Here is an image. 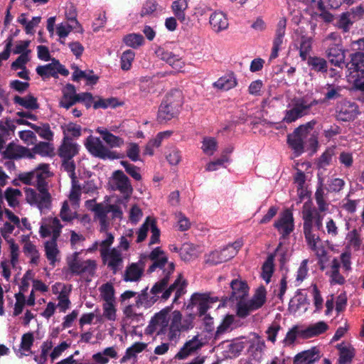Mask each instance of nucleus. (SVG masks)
<instances>
[{"label":"nucleus","mask_w":364,"mask_h":364,"mask_svg":"<svg viewBox=\"0 0 364 364\" xmlns=\"http://www.w3.org/2000/svg\"><path fill=\"white\" fill-rule=\"evenodd\" d=\"M183 104V98L182 92L176 89L171 90L166 94L159 105L157 121L163 124L177 117Z\"/></svg>","instance_id":"1"},{"label":"nucleus","mask_w":364,"mask_h":364,"mask_svg":"<svg viewBox=\"0 0 364 364\" xmlns=\"http://www.w3.org/2000/svg\"><path fill=\"white\" fill-rule=\"evenodd\" d=\"M350 60L346 67L353 79L354 87L364 92V53L357 51L350 55Z\"/></svg>","instance_id":"2"},{"label":"nucleus","mask_w":364,"mask_h":364,"mask_svg":"<svg viewBox=\"0 0 364 364\" xmlns=\"http://www.w3.org/2000/svg\"><path fill=\"white\" fill-rule=\"evenodd\" d=\"M85 146L87 151L95 157L101 159H117L123 158V155L110 151L100 141V138L90 135L86 139Z\"/></svg>","instance_id":"3"},{"label":"nucleus","mask_w":364,"mask_h":364,"mask_svg":"<svg viewBox=\"0 0 364 364\" xmlns=\"http://www.w3.org/2000/svg\"><path fill=\"white\" fill-rule=\"evenodd\" d=\"M316 212H318L316 209H311L310 208H306V206L304 205V210L302 211L304 235L308 245L313 251L317 250L316 244L320 241L319 236L314 233L313 229V223Z\"/></svg>","instance_id":"4"},{"label":"nucleus","mask_w":364,"mask_h":364,"mask_svg":"<svg viewBox=\"0 0 364 364\" xmlns=\"http://www.w3.org/2000/svg\"><path fill=\"white\" fill-rule=\"evenodd\" d=\"M79 252L73 253V259L68 261L69 270L73 274L80 275L87 273L93 275L96 269V262L92 259L80 261L78 259Z\"/></svg>","instance_id":"5"},{"label":"nucleus","mask_w":364,"mask_h":364,"mask_svg":"<svg viewBox=\"0 0 364 364\" xmlns=\"http://www.w3.org/2000/svg\"><path fill=\"white\" fill-rule=\"evenodd\" d=\"M336 119L341 122L353 121L359 114V108L356 103L341 100L336 107Z\"/></svg>","instance_id":"6"},{"label":"nucleus","mask_w":364,"mask_h":364,"mask_svg":"<svg viewBox=\"0 0 364 364\" xmlns=\"http://www.w3.org/2000/svg\"><path fill=\"white\" fill-rule=\"evenodd\" d=\"M274 227L282 234L283 238L289 236L294 230L292 211L287 208L282 212L278 219L274 221Z\"/></svg>","instance_id":"7"},{"label":"nucleus","mask_w":364,"mask_h":364,"mask_svg":"<svg viewBox=\"0 0 364 364\" xmlns=\"http://www.w3.org/2000/svg\"><path fill=\"white\" fill-rule=\"evenodd\" d=\"M26 200L30 205H36L40 210L48 209L51 206V196L49 192L37 193L31 188L25 190Z\"/></svg>","instance_id":"8"},{"label":"nucleus","mask_w":364,"mask_h":364,"mask_svg":"<svg viewBox=\"0 0 364 364\" xmlns=\"http://www.w3.org/2000/svg\"><path fill=\"white\" fill-rule=\"evenodd\" d=\"M187 282L183 279V275L180 274L173 284L167 286L165 291L160 296L161 300L166 301L169 299L171 294L175 291L173 302H176L182 295L186 293Z\"/></svg>","instance_id":"9"},{"label":"nucleus","mask_w":364,"mask_h":364,"mask_svg":"<svg viewBox=\"0 0 364 364\" xmlns=\"http://www.w3.org/2000/svg\"><path fill=\"white\" fill-rule=\"evenodd\" d=\"M63 139L58 148V154L61 159H73L79 152V145L63 132Z\"/></svg>","instance_id":"10"},{"label":"nucleus","mask_w":364,"mask_h":364,"mask_svg":"<svg viewBox=\"0 0 364 364\" xmlns=\"http://www.w3.org/2000/svg\"><path fill=\"white\" fill-rule=\"evenodd\" d=\"M112 178L116 189L123 194L125 199H128L133 193V188L128 176L122 171L117 170L113 172Z\"/></svg>","instance_id":"11"},{"label":"nucleus","mask_w":364,"mask_h":364,"mask_svg":"<svg viewBox=\"0 0 364 364\" xmlns=\"http://www.w3.org/2000/svg\"><path fill=\"white\" fill-rule=\"evenodd\" d=\"M217 301L210 297L208 294L194 293L190 299L188 308L190 306H197L200 316L205 315L207 311L210 308V304Z\"/></svg>","instance_id":"12"},{"label":"nucleus","mask_w":364,"mask_h":364,"mask_svg":"<svg viewBox=\"0 0 364 364\" xmlns=\"http://www.w3.org/2000/svg\"><path fill=\"white\" fill-rule=\"evenodd\" d=\"M175 270V264L171 262L168 267L163 271V277L158 282H156L150 290L151 294L154 296H160L166 289L168 282L170 280L171 275Z\"/></svg>","instance_id":"13"},{"label":"nucleus","mask_w":364,"mask_h":364,"mask_svg":"<svg viewBox=\"0 0 364 364\" xmlns=\"http://www.w3.org/2000/svg\"><path fill=\"white\" fill-rule=\"evenodd\" d=\"M148 257L153 262L147 270L148 273H152L157 268L163 269L164 270L166 268L165 265L167 264L168 266L170 263L168 262V257L160 247H155L150 252Z\"/></svg>","instance_id":"14"},{"label":"nucleus","mask_w":364,"mask_h":364,"mask_svg":"<svg viewBox=\"0 0 364 364\" xmlns=\"http://www.w3.org/2000/svg\"><path fill=\"white\" fill-rule=\"evenodd\" d=\"M321 357L319 349L314 346L297 353L294 358L293 364H314Z\"/></svg>","instance_id":"15"},{"label":"nucleus","mask_w":364,"mask_h":364,"mask_svg":"<svg viewBox=\"0 0 364 364\" xmlns=\"http://www.w3.org/2000/svg\"><path fill=\"white\" fill-rule=\"evenodd\" d=\"M101 255L104 261L108 259V267L110 268L113 274H116L119 270V266H121L123 262L121 252L115 248L111 250L102 249Z\"/></svg>","instance_id":"16"},{"label":"nucleus","mask_w":364,"mask_h":364,"mask_svg":"<svg viewBox=\"0 0 364 364\" xmlns=\"http://www.w3.org/2000/svg\"><path fill=\"white\" fill-rule=\"evenodd\" d=\"M144 262L140 259L138 262H133L126 267L123 275L125 282H138L143 276Z\"/></svg>","instance_id":"17"},{"label":"nucleus","mask_w":364,"mask_h":364,"mask_svg":"<svg viewBox=\"0 0 364 364\" xmlns=\"http://www.w3.org/2000/svg\"><path fill=\"white\" fill-rule=\"evenodd\" d=\"M304 107H304L302 102H301L299 98L294 99L293 101V107L291 109L286 110L283 122L289 124L308 114Z\"/></svg>","instance_id":"18"},{"label":"nucleus","mask_w":364,"mask_h":364,"mask_svg":"<svg viewBox=\"0 0 364 364\" xmlns=\"http://www.w3.org/2000/svg\"><path fill=\"white\" fill-rule=\"evenodd\" d=\"M203 346V343L198 339V336H195L192 339L186 341L180 350L177 353L175 358L182 360L196 353Z\"/></svg>","instance_id":"19"},{"label":"nucleus","mask_w":364,"mask_h":364,"mask_svg":"<svg viewBox=\"0 0 364 364\" xmlns=\"http://www.w3.org/2000/svg\"><path fill=\"white\" fill-rule=\"evenodd\" d=\"M301 127H297L293 133L287 136V143L297 156L304 152V139L306 137V135L301 133Z\"/></svg>","instance_id":"20"},{"label":"nucleus","mask_w":364,"mask_h":364,"mask_svg":"<svg viewBox=\"0 0 364 364\" xmlns=\"http://www.w3.org/2000/svg\"><path fill=\"white\" fill-rule=\"evenodd\" d=\"M230 287L232 293L229 300L232 302L244 300L248 294V286L244 281L233 279L230 283Z\"/></svg>","instance_id":"21"},{"label":"nucleus","mask_w":364,"mask_h":364,"mask_svg":"<svg viewBox=\"0 0 364 364\" xmlns=\"http://www.w3.org/2000/svg\"><path fill=\"white\" fill-rule=\"evenodd\" d=\"M327 56L330 62L335 66L341 67L344 64L345 53L342 46L338 43H331L326 50Z\"/></svg>","instance_id":"22"},{"label":"nucleus","mask_w":364,"mask_h":364,"mask_svg":"<svg viewBox=\"0 0 364 364\" xmlns=\"http://www.w3.org/2000/svg\"><path fill=\"white\" fill-rule=\"evenodd\" d=\"M209 23L212 29L216 33L226 30L229 26L228 19L222 11L213 13L210 16Z\"/></svg>","instance_id":"23"},{"label":"nucleus","mask_w":364,"mask_h":364,"mask_svg":"<svg viewBox=\"0 0 364 364\" xmlns=\"http://www.w3.org/2000/svg\"><path fill=\"white\" fill-rule=\"evenodd\" d=\"M168 309H164L152 317L148 328H150L151 332L155 331L156 326H159L163 331L168 326Z\"/></svg>","instance_id":"24"},{"label":"nucleus","mask_w":364,"mask_h":364,"mask_svg":"<svg viewBox=\"0 0 364 364\" xmlns=\"http://www.w3.org/2000/svg\"><path fill=\"white\" fill-rule=\"evenodd\" d=\"M328 329V326L324 321H318L314 324L309 326L305 329L302 330L301 334L303 339H307L318 336L325 333Z\"/></svg>","instance_id":"25"},{"label":"nucleus","mask_w":364,"mask_h":364,"mask_svg":"<svg viewBox=\"0 0 364 364\" xmlns=\"http://www.w3.org/2000/svg\"><path fill=\"white\" fill-rule=\"evenodd\" d=\"M309 304L306 295H304L300 289H298L296 292V295L294 298L291 299L289 303L288 309L290 313L295 314L301 308L304 309V311L307 310L306 305Z\"/></svg>","instance_id":"26"},{"label":"nucleus","mask_w":364,"mask_h":364,"mask_svg":"<svg viewBox=\"0 0 364 364\" xmlns=\"http://www.w3.org/2000/svg\"><path fill=\"white\" fill-rule=\"evenodd\" d=\"M306 60L311 71L323 74L327 73L328 63L323 58L309 55Z\"/></svg>","instance_id":"27"},{"label":"nucleus","mask_w":364,"mask_h":364,"mask_svg":"<svg viewBox=\"0 0 364 364\" xmlns=\"http://www.w3.org/2000/svg\"><path fill=\"white\" fill-rule=\"evenodd\" d=\"M96 132L99 133L104 141L111 148L120 147L124 144V139L119 136L112 134L107 129L98 127Z\"/></svg>","instance_id":"28"},{"label":"nucleus","mask_w":364,"mask_h":364,"mask_svg":"<svg viewBox=\"0 0 364 364\" xmlns=\"http://www.w3.org/2000/svg\"><path fill=\"white\" fill-rule=\"evenodd\" d=\"M159 299H161L160 296H149L148 294V287L144 289L139 294H138L135 306L138 308L144 306L145 308H150Z\"/></svg>","instance_id":"29"},{"label":"nucleus","mask_w":364,"mask_h":364,"mask_svg":"<svg viewBox=\"0 0 364 364\" xmlns=\"http://www.w3.org/2000/svg\"><path fill=\"white\" fill-rule=\"evenodd\" d=\"M13 100L15 104L19 105L27 109L35 110L39 108L37 98L31 94L23 97L16 95Z\"/></svg>","instance_id":"30"},{"label":"nucleus","mask_w":364,"mask_h":364,"mask_svg":"<svg viewBox=\"0 0 364 364\" xmlns=\"http://www.w3.org/2000/svg\"><path fill=\"white\" fill-rule=\"evenodd\" d=\"M81 78L85 79L89 85H95L99 80V77L94 74L93 70L83 71L76 67L73 73L72 79L73 81L78 82Z\"/></svg>","instance_id":"31"},{"label":"nucleus","mask_w":364,"mask_h":364,"mask_svg":"<svg viewBox=\"0 0 364 364\" xmlns=\"http://www.w3.org/2000/svg\"><path fill=\"white\" fill-rule=\"evenodd\" d=\"M213 85L220 90H229L237 85V80L234 73H231L220 77Z\"/></svg>","instance_id":"32"},{"label":"nucleus","mask_w":364,"mask_h":364,"mask_svg":"<svg viewBox=\"0 0 364 364\" xmlns=\"http://www.w3.org/2000/svg\"><path fill=\"white\" fill-rule=\"evenodd\" d=\"M181 314L179 311L172 313L169 325V336L173 338L181 331Z\"/></svg>","instance_id":"33"},{"label":"nucleus","mask_w":364,"mask_h":364,"mask_svg":"<svg viewBox=\"0 0 364 364\" xmlns=\"http://www.w3.org/2000/svg\"><path fill=\"white\" fill-rule=\"evenodd\" d=\"M22 151H25L23 146L16 145L11 142L3 152V156L4 158L8 159H19L22 158Z\"/></svg>","instance_id":"34"},{"label":"nucleus","mask_w":364,"mask_h":364,"mask_svg":"<svg viewBox=\"0 0 364 364\" xmlns=\"http://www.w3.org/2000/svg\"><path fill=\"white\" fill-rule=\"evenodd\" d=\"M340 262L337 259H333L331 264V273L330 274L331 284L342 285L345 283V278L339 272Z\"/></svg>","instance_id":"35"},{"label":"nucleus","mask_w":364,"mask_h":364,"mask_svg":"<svg viewBox=\"0 0 364 364\" xmlns=\"http://www.w3.org/2000/svg\"><path fill=\"white\" fill-rule=\"evenodd\" d=\"M262 277L267 284L270 282L274 272V255H270L262 267Z\"/></svg>","instance_id":"36"},{"label":"nucleus","mask_w":364,"mask_h":364,"mask_svg":"<svg viewBox=\"0 0 364 364\" xmlns=\"http://www.w3.org/2000/svg\"><path fill=\"white\" fill-rule=\"evenodd\" d=\"M123 42L129 47L138 48L144 43V38L139 33H129L124 36Z\"/></svg>","instance_id":"37"},{"label":"nucleus","mask_w":364,"mask_h":364,"mask_svg":"<svg viewBox=\"0 0 364 364\" xmlns=\"http://www.w3.org/2000/svg\"><path fill=\"white\" fill-rule=\"evenodd\" d=\"M266 301V289L264 287H260L257 289L256 293L254 294L252 299L249 301L252 307L255 310L261 308Z\"/></svg>","instance_id":"38"},{"label":"nucleus","mask_w":364,"mask_h":364,"mask_svg":"<svg viewBox=\"0 0 364 364\" xmlns=\"http://www.w3.org/2000/svg\"><path fill=\"white\" fill-rule=\"evenodd\" d=\"M312 49V38L306 36H302L300 41L299 56L303 61L309 56V54Z\"/></svg>","instance_id":"39"},{"label":"nucleus","mask_w":364,"mask_h":364,"mask_svg":"<svg viewBox=\"0 0 364 364\" xmlns=\"http://www.w3.org/2000/svg\"><path fill=\"white\" fill-rule=\"evenodd\" d=\"M36 71L37 74L43 78H48L50 77H55V59H53L51 63L46 65H38L36 68Z\"/></svg>","instance_id":"40"},{"label":"nucleus","mask_w":364,"mask_h":364,"mask_svg":"<svg viewBox=\"0 0 364 364\" xmlns=\"http://www.w3.org/2000/svg\"><path fill=\"white\" fill-rule=\"evenodd\" d=\"M339 349V364H349L352 362L353 358L355 356V350L350 347H341L338 346Z\"/></svg>","instance_id":"41"},{"label":"nucleus","mask_w":364,"mask_h":364,"mask_svg":"<svg viewBox=\"0 0 364 364\" xmlns=\"http://www.w3.org/2000/svg\"><path fill=\"white\" fill-rule=\"evenodd\" d=\"M34 154L42 156H52L54 154V148L49 142L41 141L32 149Z\"/></svg>","instance_id":"42"},{"label":"nucleus","mask_w":364,"mask_h":364,"mask_svg":"<svg viewBox=\"0 0 364 364\" xmlns=\"http://www.w3.org/2000/svg\"><path fill=\"white\" fill-rule=\"evenodd\" d=\"M230 255H226L221 250H215L211 252L207 257L205 262L210 265H217L218 264L227 262L229 260Z\"/></svg>","instance_id":"43"},{"label":"nucleus","mask_w":364,"mask_h":364,"mask_svg":"<svg viewBox=\"0 0 364 364\" xmlns=\"http://www.w3.org/2000/svg\"><path fill=\"white\" fill-rule=\"evenodd\" d=\"M45 251L46 258L50 262V264L54 266L56 262V257L59 254L57 243H53L47 241L45 243Z\"/></svg>","instance_id":"44"},{"label":"nucleus","mask_w":364,"mask_h":364,"mask_svg":"<svg viewBox=\"0 0 364 364\" xmlns=\"http://www.w3.org/2000/svg\"><path fill=\"white\" fill-rule=\"evenodd\" d=\"M146 344L141 342H136L132 346L129 347L125 352V355L122 358V360L125 361L136 357L137 353L142 352L146 347Z\"/></svg>","instance_id":"45"},{"label":"nucleus","mask_w":364,"mask_h":364,"mask_svg":"<svg viewBox=\"0 0 364 364\" xmlns=\"http://www.w3.org/2000/svg\"><path fill=\"white\" fill-rule=\"evenodd\" d=\"M324 189L323 182L321 181L315 193V199L318 205L319 212H324L327 210L328 204L324 200Z\"/></svg>","instance_id":"46"},{"label":"nucleus","mask_w":364,"mask_h":364,"mask_svg":"<svg viewBox=\"0 0 364 364\" xmlns=\"http://www.w3.org/2000/svg\"><path fill=\"white\" fill-rule=\"evenodd\" d=\"M353 23L354 21L350 18L349 14L343 12L339 16L336 22V26L343 32H348Z\"/></svg>","instance_id":"47"},{"label":"nucleus","mask_w":364,"mask_h":364,"mask_svg":"<svg viewBox=\"0 0 364 364\" xmlns=\"http://www.w3.org/2000/svg\"><path fill=\"white\" fill-rule=\"evenodd\" d=\"M65 17L69 23L77 26L78 30H77V32H79L80 33H83V28L77 20V11L73 5L70 6L69 7H67L65 11Z\"/></svg>","instance_id":"48"},{"label":"nucleus","mask_w":364,"mask_h":364,"mask_svg":"<svg viewBox=\"0 0 364 364\" xmlns=\"http://www.w3.org/2000/svg\"><path fill=\"white\" fill-rule=\"evenodd\" d=\"M302 330L303 329H301L298 325L294 326L287 333V335L283 341L284 343L287 346H291L294 344L297 337L302 338V335L301 334Z\"/></svg>","instance_id":"49"},{"label":"nucleus","mask_w":364,"mask_h":364,"mask_svg":"<svg viewBox=\"0 0 364 364\" xmlns=\"http://www.w3.org/2000/svg\"><path fill=\"white\" fill-rule=\"evenodd\" d=\"M235 320L233 315H227L222 321L221 323L217 328V330L215 333V339H217L220 337V335L225 333L230 326L233 323Z\"/></svg>","instance_id":"50"},{"label":"nucleus","mask_w":364,"mask_h":364,"mask_svg":"<svg viewBox=\"0 0 364 364\" xmlns=\"http://www.w3.org/2000/svg\"><path fill=\"white\" fill-rule=\"evenodd\" d=\"M134 56L135 53L132 50H127L123 52L120 59L121 68L123 70H130Z\"/></svg>","instance_id":"51"},{"label":"nucleus","mask_w":364,"mask_h":364,"mask_svg":"<svg viewBox=\"0 0 364 364\" xmlns=\"http://www.w3.org/2000/svg\"><path fill=\"white\" fill-rule=\"evenodd\" d=\"M237 301V315L240 318H246L250 315V312L255 309L252 307L251 304L247 301L245 302L244 300H238Z\"/></svg>","instance_id":"52"},{"label":"nucleus","mask_w":364,"mask_h":364,"mask_svg":"<svg viewBox=\"0 0 364 364\" xmlns=\"http://www.w3.org/2000/svg\"><path fill=\"white\" fill-rule=\"evenodd\" d=\"M121 165L124 168L125 171L136 181L141 180V175L139 173L140 168L136 166L130 164L127 161H121Z\"/></svg>","instance_id":"53"},{"label":"nucleus","mask_w":364,"mask_h":364,"mask_svg":"<svg viewBox=\"0 0 364 364\" xmlns=\"http://www.w3.org/2000/svg\"><path fill=\"white\" fill-rule=\"evenodd\" d=\"M33 130L43 139L52 141L53 132L50 130L49 124H42V126L35 125Z\"/></svg>","instance_id":"54"},{"label":"nucleus","mask_w":364,"mask_h":364,"mask_svg":"<svg viewBox=\"0 0 364 364\" xmlns=\"http://www.w3.org/2000/svg\"><path fill=\"white\" fill-rule=\"evenodd\" d=\"M108 205H104L103 203H95L91 208V210L94 212L95 217L99 220H105V218H107V214L109 213Z\"/></svg>","instance_id":"55"},{"label":"nucleus","mask_w":364,"mask_h":364,"mask_svg":"<svg viewBox=\"0 0 364 364\" xmlns=\"http://www.w3.org/2000/svg\"><path fill=\"white\" fill-rule=\"evenodd\" d=\"M21 195V192L20 190L8 188L5 191V198L9 205L13 208L16 207L18 204L16 197Z\"/></svg>","instance_id":"56"},{"label":"nucleus","mask_w":364,"mask_h":364,"mask_svg":"<svg viewBox=\"0 0 364 364\" xmlns=\"http://www.w3.org/2000/svg\"><path fill=\"white\" fill-rule=\"evenodd\" d=\"M217 141L213 137H206L203 139L202 149L207 155H213L217 149Z\"/></svg>","instance_id":"57"},{"label":"nucleus","mask_w":364,"mask_h":364,"mask_svg":"<svg viewBox=\"0 0 364 364\" xmlns=\"http://www.w3.org/2000/svg\"><path fill=\"white\" fill-rule=\"evenodd\" d=\"M336 146H331L326 149L319 158L321 166H326L330 164L332 157L335 155Z\"/></svg>","instance_id":"58"},{"label":"nucleus","mask_w":364,"mask_h":364,"mask_svg":"<svg viewBox=\"0 0 364 364\" xmlns=\"http://www.w3.org/2000/svg\"><path fill=\"white\" fill-rule=\"evenodd\" d=\"M151 219L148 217L144 223L140 226L139 229L138 230L136 234H137V238H136V243H141L143 241L145 240V239L147 237V233L149 231V229L150 228V220Z\"/></svg>","instance_id":"59"},{"label":"nucleus","mask_w":364,"mask_h":364,"mask_svg":"<svg viewBox=\"0 0 364 364\" xmlns=\"http://www.w3.org/2000/svg\"><path fill=\"white\" fill-rule=\"evenodd\" d=\"M150 230L151 236L149 240V246L160 242V230L158 228L156 222L154 219H151L150 220Z\"/></svg>","instance_id":"60"},{"label":"nucleus","mask_w":364,"mask_h":364,"mask_svg":"<svg viewBox=\"0 0 364 364\" xmlns=\"http://www.w3.org/2000/svg\"><path fill=\"white\" fill-rule=\"evenodd\" d=\"M28 53H30V50H27L26 53H22L20 55L16 60H14L11 63V68L13 70H17V69H21L25 70L26 69V64L28 62Z\"/></svg>","instance_id":"61"},{"label":"nucleus","mask_w":364,"mask_h":364,"mask_svg":"<svg viewBox=\"0 0 364 364\" xmlns=\"http://www.w3.org/2000/svg\"><path fill=\"white\" fill-rule=\"evenodd\" d=\"M63 132H65V134L73 139L81 136L82 128L79 124L70 122L66 126V128Z\"/></svg>","instance_id":"62"},{"label":"nucleus","mask_w":364,"mask_h":364,"mask_svg":"<svg viewBox=\"0 0 364 364\" xmlns=\"http://www.w3.org/2000/svg\"><path fill=\"white\" fill-rule=\"evenodd\" d=\"M342 129L340 126L333 124L330 125L328 127L325 129L323 132V134L326 139L329 141L331 139H333L337 135L341 133Z\"/></svg>","instance_id":"63"},{"label":"nucleus","mask_w":364,"mask_h":364,"mask_svg":"<svg viewBox=\"0 0 364 364\" xmlns=\"http://www.w3.org/2000/svg\"><path fill=\"white\" fill-rule=\"evenodd\" d=\"M339 163L346 168H350L353 164V156L351 152L343 151L338 156Z\"/></svg>","instance_id":"64"}]
</instances>
